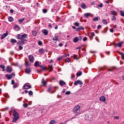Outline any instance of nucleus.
Masks as SVG:
<instances>
[{
	"instance_id": "obj_1",
	"label": "nucleus",
	"mask_w": 124,
	"mask_h": 124,
	"mask_svg": "<svg viewBox=\"0 0 124 124\" xmlns=\"http://www.w3.org/2000/svg\"><path fill=\"white\" fill-rule=\"evenodd\" d=\"M80 109H81V106L78 105L74 108L73 111L76 115H80L81 114Z\"/></svg>"
},
{
	"instance_id": "obj_2",
	"label": "nucleus",
	"mask_w": 124,
	"mask_h": 124,
	"mask_svg": "<svg viewBox=\"0 0 124 124\" xmlns=\"http://www.w3.org/2000/svg\"><path fill=\"white\" fill-rule=\"evenodd\" d=\"M13 116L14 117L13 119V122L16 123V122H17V121L19 119V114H18L16 111L14 110Z\"/></svg>"
},
{
	"instance_id": "obj_3",
	"label": "nucleus",
	"mask_w": 124,
	"mask_h": 124,
	"mask_svg": "<svg viewBox=\"0 0 124 124\" xmlns=\"http://www.w3.org/2000/svg\"><path fill=\"white\" fill-rule=\"evenodd\" d=\"M27 37H28V34H24L22 35L18 34L16 35V38L17 39H20V40H25V41H26L25 38H27Z\"/></svg>"
},
{
	"instance_id": "obj_4",
	"label": "nucleus",
	"mask_w": 124,
	"mask_h": 124,
	"mask_svg": "<svg viewBox=\"0 0 124 124\" xmlns=\"http://www.w3.org/2000/svg\"><path fill=\"white\" fill-rule=\"evenodd\" d=\"M28 59L30 62H31V63H33L34 62V57L33 55H29L28 56Z\"/></svg>"
},
{
	"instance_id": "obj_5",
	"label": "nucleus",
	"mask_w": 124,
	"mask_h": 124,
	"mask_svg": "<svg viewBox=\"0 0 124 124\" xmlns=\"http://www.w3.org/2000/svg\"><path fill=\"white\" fill-rule=\"evenodd\" d=\"M74 85L77 86V85H83V82L81 81L80 80H78L77 81H75L74 82Z\"/></svg>"
},
{
	"instance_id": "obj_6",
	"label": "nucleus",
	"mask_w": 124,
	"mask_h": 124,
	"mask_svg": "<svg viewBox=\"0 0 124 124\" xmlns=\"http://www.w3.org/2000/svg\"><path fill=\"white\" fill-rule=\"evenodd\" d=\"M13 76H15V74L14 73H13L11 75H6V77L8 79V80H10Z\"/></svg>"
},
{
	"instance_id": "obj_7",
	"label": "nucleus",
	"mask_w": 124,
	"mask_h": 124,
	"mask_svg": "<svg viewBox=\"0 0 124 124\" xmlns=\"http://www.w3.org/2000/svg\"><path fill=\"white\" fill-rule=\"evenodd\" d=\"M85 119L86 120V121H92L93 120V117L91 115H86Z\"/></svg>"
},
{
	"instance_id": "obj_8",
	"label": "nucleus",
	"mask_w": 124,
	"mask_h": 124,
	"mask_svg": "<svg viewBox=\"0 0 124 124\" xmlns=\"http://www.w3.org/2000/svg\"><path fill=\"white\" fill-rule=\"evenodd\" d=\"M123 44H124V42H121L118 44H115L114 46L115 47H120V48H121Z\"/></svg>"
},
{
	"instance_id": "obj_9",
	"label": "nucleus",
	"mask_w": 124,
	"mask_h": 124,
	"mask_svg": "<svg viewBox=\"0 0 124 124\" xmlns=\"http://www.w3.org/2000/svg\"><path fill=\"white\" fill-rule=\"evenodd\" d=\"M99 100L101 101V102H105V101H106V97H105L104 96H102L100 97Z\"/></svg>"
},
{
	"instance_id": "obj_10",
	"label": "nucleus",
	"mask_w": 124,
	"mask_h": 124,
	"mask_svg": "<svg viewBox=\"0 0 124 124\" xmlns=\"http://www.w3.org/2000/svg\"><path fill=\"white\" fill-rule=\"evenodd\" d=\"M6 71L7 72H8L9 73H10V72H12V68L10 67L9 66H7L6 68Z\"/></svg>"
},
{
	"instance_id": "obj_11",
	"label": "nucleus",
	"mask_w": 124,
	"mask_h": 124,
	"mask_svg": "<svg viewBox=\"0 0 124 124\" xmlns=\"http://www.w3.org/2000/svg\"><path fill=\"white\" fill-rule=\"evenodd\" d=\"M31 86H29L28 84H25L23 86V89L24 90H29V89H31Z\"/></svg>"
},
{
	"instance_id": "obj_12",
	"label": "nucleus",
	"mask_w": 124,
	"mask_h": 124,
	"mask_svg": "<svg viewBox=\"0 0 124 124\" xmlns=\"http://www.w3.org/2000/svg\"><path fill=\"white\" fill-rule=\"evenodd\" d=\"M8 35V32L7 31H6V33L3 34L1 37V39H3V38H5L6 36Z\"/></svg>"
},
{
	"instance_id": "obj_13",
	"label": "nucleus",
	"mask_w": 124,
	"mask_h": 124,
	"mask_svg": "<svg viewBox=\"0 0 124 124\" xmlns=\"http://www.w3.org/2000/svg\"><path fill=\"white\" fill-rule=\"evenodd\" d=\"M42 31L45 35H48V31H47V30L46 29L43 30Z\"/></svg>"
},
{
	"instance_id": "obj_14",
	"label": "nucleus",
	"mask_w": 124,
	"mask_h": 124,
	"mask_svg": "<svg viewBox=\"0 0 124 124\" xmlns=\"http://www.w3.org/2000/svg\"><path fill=\"white\" fill-rule=\"evenodd\" d=\"M110 14H111V15H113V16H117V13L116 11H111Z\"/></svg>"
},
{
	"instance_id": "obj_15",
	"label": "nucleus",
	"mask_w": 124,
	"mask_h": 124,
	"mask_svg": "<svg viewBox=\"0 0 124 124\" xmlns=\"http://www.w3.org/2000/svg\"><path fill=\"white\" fill-rule=\"evenodd\" d=\"M53 41H59V36L55 35L52 39Z\"/></svg>"
},
{
	"instance_id": "obj_16",
	"label": "nucleus",
	"mask_w": 124,
	"mask_h": 124,
	"mask_svg": "<svg viewBox=\"0 0 124 124\" xmlns=\"http://www.w3.org/2000/svg\"><path fill=\"white\" fill-rule=\"evenodd\" d=\"M17 44L18 45H24L25 44V40H21V41L18 42Z\"/></svg>"
},
{
	"instance_id": "obj_17",
	"label": "nucleus",
	"mask_w": 124,
	"mask_h": 124,
	"mask_svg": "<svg viewBox=\"0 0 124 124\" xmlns=\"http://www.w3.org/2000/svg\"><path fill=\"white\" fill-rule=\"evenodd\" d=\"M84 30V27L80 26L76 29L77 31H80Z\"/></svg>"
},
{
	"instance_id": "obj_18",
	"label": "nucleus",
	"mask_w": 124,
	"mask_h": 124,
	"mask_svg": "<svg viewBox=\"0 0 124 124\" xmlns=\"http://www.w3.org/2000/svg\"><path fill=\"white\" fill-rule=\"evenodd\" d=\"M31 68H27L25 70V72L27 74H30V73H31Z\"/></svg>"
},
{
	"instance_id": "obj_19",
	"label": "nucleus",
	"mask_w": 124,
	"mask_h": 124,
	"mask_svg": "<svg viewBox=\"0 0 124 124\" xmlns=\"http://www.w3.org/2000/svg\"><path fill=\"white\" fill-rule=\"evenodd\" d=\"M40 68H42V70H47V68L45 65H40Z\"/></svg>"
},
{
	"instance_id": "obj_20",
	"label": "nucleus",
	"mask_w": 124,
	"mask_h": 124,
	"mask_svg": "<svg viewBox=\"0 0 124 124\" xmlns=\"http://www.w3.org/2000/svg\"><path fill=\"white\" fill-rule=\"evenodd\" d=\"M59 84L60 86H64V85H65V82L62 80H60L59 81Z\"/></svg>"
},
{
	"instance_id": "obj_21",
	"label": "nucleus",
	"mask_w": 124,
	"mask_h": 124,
	"mask_svg": "<svg viewBox=\"0 0 124 124\" xmlns=\"http://www.w3.org/2000/svg\"><path fill=\"white\" fill-rule=\"evenodd\" d=\"M42 84H43L44 86H46V85H47V81H45L44 78H43L42 80Z\"/></svg>"
},
{
	"instance_id": "obj_22",
	"label": "nucleus",
	"mask_w": 124,
	"mask_h": 124,
	"mask_svg": "<svg viewBox=\"0 0 124 124\" xmlns=\"http://www.w3.org/2000/svg\"><path fill=\"white\" fill-rule=\"evenodd\" d=\"M57 124V121L55 120H52L50 121L49 122V124Z\"/></svg>"
},
{
	"instance_id": "obj_23",
	"label": "nucleus",
	"mask_w": 124,
	"mask_h": 124,
	"mask_svg": "<svg viewBox=\"0 0 124 124\" xmlns=\"http://www.w3.org/2000/svg\"><path fill=\"white\" fill-rule=\"evenodd\" d=\"M84 16L85 17H86V18H88L89 16H91V13H85L84 14Z\"/></svg>"
},
{
	"instance_id": "obj_24",
	"label": "nucleus",
	"mask_w": 124,
	"mask_h": 124,
	"mask_svg": "<svg viewBox=\"0 0 124 124\" xmlns=\"http://www.w3.org/2000/svg\"><path fill=\"white\" fill-rule=\"evenodd\" d=\"M81 7H82L83 9H86V8H87V6L85 3H82L81 5Z\"/></svg>"
},
{
	"instance_id": "obj_25",
	"label": "nucleus",
	"mask_w": 124,
	"mask_h": 124,
	"mask_svg": "<svg viewBox=\"0 0 124 124\" xmlns=\"http://www.w3.org/2000/svg\"><path fill=\"white\" fill-rule=\"evenodd\" d=\"M73 41L75 43H77V42H78L79 41V39L78 38V37H75L73 40Z\"/></svg>"
},
{
	"instance_id": "obj_26",
	"label": "nucleus",
	"mask_w": 124,
	"mask_h": 124,
	"mask_svg": "<svg viewBox=\"0 0 124 124\" xmlns=\"http://www.w3.org/2000/svg\"><path fill=\"white\" fill-rule=\"evenodd\" d=\"M118 53L120 55H121L122 58L123 59V60H124V53H122L120 51H118Z\"/></svg>"
},
{
	"instance_id": "obj_27",
	"label": "nucleus",
	"mask_w": 124,
	"mask_h": 124,
	"mask_svg": "<svg viewBox=\"0 0 124 124\" xmlns=\"http://www.w3.org/2000/svg\"><path fill=\"white\" fill-rule=\"evenodd\" d=\"M11 43H12L13 44L14 43H16V42H17V40H16V39H11Z\"/></svg>"
},
{
	"instance_id": "obj_28",
	"label": "nucleus",
	"mask_w": 124,
	"mask_h": 124,
	"mask_svg": "<svg viewBox=\"0 0 124 124\" xmlns=\"http://www.w3.org/2000/svg\"><path fill=\"white\" fill-rule=\"evenodd\" d=\"M32 33L34 36H36V35L37 34V32H36V31H32Z\"/></svg>"
},
{
	"instance_id": "obj_29",
	"label": "nucleus",
	"mask_w": 124,
	"mask_h": 124,
	"mask_svg": "<svg viewBox=\"0 0 124 124\" xmlns=\"http://www.w3.org/2000/svg\"><path fill=\"white\" fill-rule=\"evenodd\" d=\"M14 19L13 18V17L10 16L8 18V21L9 22H13Z\"/></svg>"
},
{
	"instance_id": "obj_30",
	"label": "nucleus",
	"mask_w": 124,
	"mask_h": 124,
	"mask_svg": "<svg viewBox=\"0 0 124 124\" xmlns=\"http://www.w3.org/2000/svg\"><path fill=\"white\" fill-rule=\"evenodd\" d=\"M0 67L2 69V71H4L5 70V66L3 65H0Z\"/></svg>"
},
{
	"instance_id": "obj_31",
	"label": "nucleus",
	"mask_w": 124,
	"mask_h": 124,
	"mask_svg": "<svg viewBox=\"0 0 124 124\" xmlns=\"http://www.w3.org/2000/svg\"><path fill=\"white\" fill-rule=\"evenodd\" d=\"M102 23L104 24V25H107V20L106 19H103Z\"/></svg>"
},
{
	"instance_id": "obj_32",
	"label": "nucleus",
	"mask_w": 124,
	"mask_h": 124,
	"mask_svg": "<svg viewBox=\"0 0 124 124\" xmlns=\"http://www.w3.org/2000/svg\"><path fill=\"white\" fill-rule=\"evenodd\" d=\"M39 52L41 53V54H44V49H43V48H41L39 49Z\"/></svg>"
},
{
	"instance_id": "obj_33",
	"label": "nucleus",
	"mask_w": 124,
	"mask_h": 124,
	"mask_svg": "<svg viewBox=\"0 0 124 124\" xmlns=\"http://www.w3.org/2000/svg\"><path fill=\"white\" fill-rule=\"evenodd\" d=\"M39 66V62H36L34 63V66H35V67H36V66Z\"/></svg>"
},
{
	"instance_id": "obj_34",
	"label": "nucleus",
	"mask_w": 124,
	"mask_h": 124,
	"mask_svg": "<svg viewBox=\"0 0 124 124\" xmlns=\"http://www.w3.org/2000/svg\"><path fill=\"white\" fill-rule=\"evenodd\" d=\"M18 22L19 23H23V22H24V21H25V18H23L22 19H18Z\"/></svg>"
},
{
	"instance_id": "obj_35",
	"label": "nucleus",
	"mask_w": 124,
	"mask_h": 124,
	"mask_svg": "<svg viewBox=\"0 0 124 124\" xmlns=\"http://www.w3.org/2000/svg\"><path fill=\"white\" fill-rule=\"evenodd\" d=\"M49 70L50 71H53V65H49Z\"/></svg>"
},
{
	"instance_id": "obj_36",
	"label": "nucleus",
	"mask_w": 124,
	"mask_h": 124,
	"mask_svg": "<svg viewBox=\"0 0 124 124\" xmlns=\"http://www.w3.org/2000/svg\"><path fill=\"white\" fill-rule=\"evenodd\" d=\"M82 75V72H79L77 73V76L78 77H79V76H81Z\"/></svg>"
},
{
	"instance_id": "obj_37",
	"label": "nucleus",
	"mask_w": 124,
	"mask_h": 124,
	"mask_svg": "<svg viewBox=\"0 0 124 124\" xmlns=\"http://www.w3.org/2000/svg\"><path fill=\"white\" fill-rule=\"evenodd\" d=\"M19 86V84L18 83H16L14 84V88L15 89L16 88H17Z\"/></svg>"
},
{
	"instance_id": "obj_38",
	"label": "nucleus",
	"mask_w": 124,
	"mask_h": 124,
	"mask_svg": "<svg viewBox=\"0 0 124 124\" xmlns=\"http://www.w3.org/2000/svg\"><path fill=\"white\" fill-rule=\"evenodd\" d=\"M74 25L76 26V27H79V26H80V23L78 22H75Z\"/></svg>"
},
{
	"instance_id": "obj_39",
	"label": "nucleus",
	"mask_w": 124,
	"mask_h": 124,
	"mask_svg": "<svg viewBox=\"0 0 124 124\" xmlns=\"http://www.w3.org/2000/svg\"><path fill=\"white\" fill-rule=\"evenodd\" d=\"M25 65H26V66H30V65H31V63H30V62H25Z\"/></svg>"
},
{
	"instance_id": "obj_40",
	"label": "nucleus",
	"mask_w": 124,
	"mask_h": 124,
	"mask_svg": "<svg viewBox=\"0 0 124 124\" xmlns=\"http://www.w3.org/2000/svg\"><path fill=\"white\" fill-rule=\"evenodd\" d=\"M70 62V59L69 58H67L65 60V62Z\"/></svg>"
},
{
	"instance_id": "obj_41",
	"label": "nucleus",
	"mask_w": 124,
	"mask_h": 124,
	"mask_svg": "<svg viewBox=\"0 0 124 124\" xmlns=\"http://www.w3.org/2000/svg\"><path fill=\"white\" fill-rule=\"evenodd\" d=\"M15 28L16 29H17V31H20V30H21V28H20V27L19 26H17V25H16L15 26Z\"/></svg>"
},
{
	"instance_id": "obj_42",
	"label": "nucleus",
	"mask_w": 124,
	"mask_h": 124,
	"mask_svg": "<svg viewBox=\"0 0 124 124\" xmlns=\"http://www.w3.org/2000/svg\"><path fill=\"white\" fill-rule=\"evenodd\" d=\"M120 14L121 16H124V12L123 11H120Z\"/></svg>"
},
{
	"instance_id": "obj_43",
	"label": "nucleus",
	"mask_w": 124,
	"mask_h": 124,
	"mask_svg": "<svg viewBox=\"0 0 124 124\" xmlns=\"http://www.w3.org/2000/svg\"><path fill=\"white\" fill-rule=\"evenodd\" d=\"M52 91V87H49L47 90V92L49 93V92H51Z\"/></svg>"
},
{
	"instance_id": "obj_44",
	"label": "nucleus",
	"mask_w": 124,
	"mask_h": 124,
	"mask_svg": "<svg viewBox=\"0 0 124 124\" xmlns=\"http://www.w3.org/2000/svg\"><path fill=\"white\" fill-rule=\"evenodd\" d=\"M87 40H88V38H87V37H85L83 39V41H84V42H86Z\"/></svg>"
},
{
	"instance_id": "obj_45",
	"label": "nucleus",
	"mask_w": 124,
	"mask_h": 124,
	"mask_svg": "<svg viewBox=\"0 0 124 124\" xmlns=\"http://www.w3.org/2000/svg\"><path fill=\"white\" fill-rule=\"evenodd\" d=\"M74 59L75 60H79V58H77V55H74Z\"/></svg>"
},
{
	"instance_id": "obj_46",
	"label": "nucleus",
	"mask_w": 124,
	"mask_h": 124,
	"mask_svg": "<svg viewBox=\"0 0 124 124\" xmlns=\"http://www.w3.org/2000/svg\"><path fill=\"white\" fill-rule=\"evenodd\" d=\"M29 95H32V94H33V93H32V91H30L29 92Z\"/></svg>"
},
{
	"instance_id": "obj_47",
	"label": "nucleus",
	"mask_w": 124,
	"mask_h": 124,
	"mask_svg": "<svg viewBox=\"0 0 124 124\" xmlns=\"http://www.w3.org/2000/svg\"><path fill=\"white\" fill-rule=\"evenodd\" d=\"M93 21H98V17H95L93 19Z\"/></svg>"
},
{
	"instance_id": "obj_48",
	"label": "nucleus",
	"mask_w": 124,
	"mask_h": 124,
	"mask_svg": "<svg viewBox=\"0 0 124 124\" xmlns=\"http://www.w3.org/2000/svg\"><path fill=\"white\" fill-rule=\"evenodd\" d=\"M116 17H115V16H113L111 20L112 21H116Z\"/></svg>"
},
{
	"instance_id": "obj_49",
	"label": "nucleus",
	"mask_w": 124,
	"mask_h": 124,
	"mask_svg": "<svg viewBox=\"0 0 124 124\" xmlns=\"http://www.w3.org/2000/svg\"><path fill=\"white\" fill-rule=\"evenodd\" d=\"M23 107H24L25 108H27V107H28V104L26 103L24 104Z\"/></svg>"
},
{
	"instance_id": "obj_50",
	"label": "nucleus",
	"mask_w": 124,
	"mask_h": 124,
	"mask_svg": "<svg viewBox=\"0 0 124 124\" xmlns=\"http://www.w3.org/2000/svg\"><path fill=\"white\" fill-rule=\"evenodd\" d=\"M65 94L67 95H68L70 94V91L66 92L65 93Z\"/></svg>"
},
{
	"instance_id": "obj_51",
	"label": "nucleus",
	"mask_w": 124,
	"mask_h": 124,
	"mask_svg": "<svg viewBox=\"0 0 124 124\" xmlns=\"http://www.w3.org/2000/svg\"><path fill=\"white\" fill-rule=\"evenodd\" d=\"M43 13H47V10H46V9H43Z\"/></svg>"
},
{
	"instance_id": "obj_52",
	"label": "nucleus",
	"mask_w": 124,
	"mask_h": 124,
	"mask_svg": "<svg viewBox=\"0 0 124 124\" xmlns=\"http://www.w3.org/2000/svg\"><path fill=\"white\" fill-rule=\"evenodd\" d=\"M62 59V57H60L57 59V61H61Z\"/></svg>"
},
{
	"instance_id": "obj_53",
	"label": "nucleus",
	"mask_w": 124,
	"mask_h": 124,
	"mask_svg": "<svg viewBox=\"0 0 124 124\" xmlns=\"http://www.w3.org/2000/svg\"><path fill=\"white\" fill-rule=\"evenodd\" d=\"M103 6V4L100 3L99 5H98L99 7H102Z\"/></svg>"
},
{
	"instance_id": "obj_54",
	"label": "nucleus",
	"mask_w": 124,
	"mask_h": 124,
	"mask_svg": "<svg viewBox=\"0 0 124 124\" xmlns=\"http://www.w3.org/2000/svg\"><path fill=\"white\" fill-rule=\"evenodd\" d=\"M90 35H91L92 36H94V33L93 32H91L90 34Z\"/></svg>"
},
{
	"instance_id": "obj_55",
	"label": "nucleus",
	"mask_w": 124,
	"mask_h": 124,
	"mask_svg": "<svg viewBox=\"0 0 124 124\" xmlns=\"http://www.w3.org/2000/svg\"><path fill=\"white\" fill-rule=\"evenodd\" d=\"M38 43L39 45H41L42 44V42L39 41Z\"/></svg>"
},
{
	"instance_id": "obj_56",
	"label": "nucleus",
	"mask_w": 124,
	"mask_h": 124,
	"mask_svg": "<svg viewBox=\"0 0 124 124\" xmlns=\"http://www.w3.org/2000/svg\"><path fill=\"white\" fill-rule=\"evenodd\" d=\"M75 77V76L74 75V74H72L71 75V78L72 79H73V78H74Z\"/></svg>"
},
{
	"instance_id": "obj_57",
	"label": "nucleus",
	"mask_w": 124,
	"mask_h": 124,
	"mask_svg": "<svg viewBox=\"0 0 124 124\" xmlns=\"http://www.w3.org/2000/svg\"><path fill=\"white\" fill-rule=\"evenodd\" d=\"M19 50H22L23 49V46H19Z\"/></svg>"
},
{
	"instance_id": "obj_58",
	"label": "nucleus",
	"mask_w": 124,
	"mask_h": 124,
	"mask_svg": "<svg viewBox=\"0 0 124 124\" xmlns=\"http://www.w3.org/2000/svg\"><path fill=\"white\" fill-rule=\"evenodd\" d=\"M109 31H110V32H114V30L113 29H110L109 30Z\"/></svg>"
},
{
	"instance_id": "obj_59",
	"label": "nucleus",
	"mask_w": 124,
	"mask_h": 124,
	"mask_svg": "<svg viewBox=\"0 0 124 124\" xmlns=\"http://www.w3.org/2000/svg\"><path fill=\"white\" fill-rule=\"evenodd\" d=\"M15 84V81H14V80H12V85H14Z\"/></svg>"
},
{
	"instance_id": "obj_60",
	"label": "nucleus",
	"mask_w": 124,
	"mask_h": 124,
	"mask_svg": "<svg viewBox=\"0 0 124 124\" xmlns=\"http://www.w3.org/2000/svg\"><path fill=\"white\" fill-rule=\"evenodd\" d=\"M114 118L116 120H119V116H115Z\"/></svg>"
},
{
	"instance_id": "obj_61",
	"label": "nucleus",
	"mask_w": 124,
	"mask_h": 124,
	"mask_svg": "<svg viewBox=\"0 0 124 124\" xmlns=\"http://www.w3.org/2000/svg\"><path fill=\"white\" fill-rule=\"evenodd\" d=\"M59 46H60V47H62V43L59 44Z\"/></svg>"
},
{
	"instance_id": "obj_62",
	"label": "nucleus",
	"mask_w": 124,
	"mask_h": 124,
	"mask_svg": "<svg viewBox=\"0 0 124 124\" xmlns=\"http://www.w3.org/2000/svg\"><path fill=\"white\" fill-rule=\"evenodd\" d=\"M100 28H101V25H99L97 26V29H100Z\"/></svg>"
},
{
	"instance_id": "obj_63",
	"label": "nucleus",
	"mask_w": 124,
	"mask_h": 124,
	"mask_svg": "<svg viewBox=\"0 0 124 124\" xmlns=\"http://www.w3.org/2000/svg\"><path fill=\"white\" fill-rule=\"evenodd\" d=\"M10 12L11 13H13V12H14V11L13 10H10Z\"/></svg>"
},
{
	"instance_id": "obj_64",
	"label": "nucleus",
	"mask_w": 124,
	"mask_h": 124,
	"mask_svg": "<svg viewBox=\"0 0 124 124\" xmlns=\"http://www.w3.org/2000/svg\"><path fill=\"white\" fill-rule=\"evenodd\" d=\"M14 54V52H13V51H11V52H10V54H11V55H13Z\"/></svg>"
}]
</instances>
